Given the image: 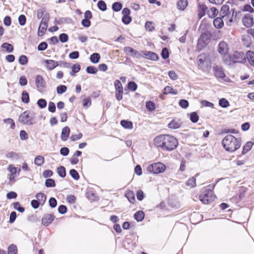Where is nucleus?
Listing matches in <instances>:
<instances>
[{
	"mask_svg": "<svg viewBox=\"0 0 254 254\" xmlns=\"http://www.w3.org/2000/svg\"><path fill=\"white\" fill-rule=\"evenodd\" d=\"M155 145L167 151H171L176 148L178 140L173 136L162 134L156 136L154 139Z\"/></svg>",
	"mask_w": 254,
	"mask_h": 254,
	"instance_id": "nucleus-1",
	"label": "nucleus"
},
{
	"mask_svg": "<svg viewBox=\"0 0 254 254\" xmlns=\"http://www.w3.org/2000/svg\"><path fill=\"white\" fill-rule=\"evenodd\" d=\"M222 144L226 151L233 152L240 148L241 141L232 135H227L223 139Z\"/></svg>",
	"mask_w": 254,
	"mask_h": 254,
	"instance_id": "nucleus-2",
	"label": "nucleus"
},
{
	"mask_svg": "<svg viewBox=\"0 0 254 254\" xmlns=\"http://www.w3.org/2000/svg\"><path fill=\"white\" fill-rule=\"evenodd\" d=\"M209 188L202 191L199 195V200L204 204H208L213 201L215 198V196L213 193L212 190L215 186L212 185L208 186Z\"/></svg>",
	"mask_w": 254,
	"mask_h": 254,
	"instance_id": "nucleus-3",
	"label": "nucleus"
},
{
	"mask_svg": "<svg viewBox=\"0 0 254 254\" xmlns=\"http://www.w3.org/2000/svg\"><path fill=\"white\" fill-rule=\"evenodd\" d=\"M35 116L36 113L34 112L27 110L20 115L18 121L23 125H33L35 123Z\"/></svg>",
	"mask_w": 254,
	"mask_h": 254,
	"instance_id": "nucleus-4",
	"label": "nucleus"
},
{
	"mask_svg": "<svg viewBox=\"0 0 254 254\" xmlns=\"http://www.w3.org/2000/svg\"><path fill=\"white\" fill-rule=\"evenodd\" d=\"M166 166L162 163L158 162L153 163L147 168V171L150 173L158 174L164 172L165 170Z\"/></svg>",
	"mask_w": 254,
	"mask_h": 254,
	"instance_id": "nucleus-5",
	"label": "nucleus"
},
{
	"mask_svg": "<svg viewBox=\"0 0 254 254\" xmlns=\"http://www.w3.org/2000/svg\"><path fill=\"white\" fill-rule=\"evenodd\" d=\"M211 34L208 31L202 33L198 40V45L201 47L204 46L207 44L211 39Z\"/></svg>",
	"mask_w": 254,
	"mask_h": 254,
	"instance_id": "nucleus-6",
	"label": "nucleus"
},
{
	"mask_svg": "<svg viewBox=\"0 0 254 254\" xmlns=\"http://www.w3.org/2000/svg\"><path fill=\"white\" fill-rule=\"evenodd\" d=\"M229 6L225 4L223 5L220 10V17L224 18L225 20H228L230 17L231 12L230 11Z\"/></svg>",
	"mask_w": 254,
	"mask_h": 254,
	"instance_id": "nucleus-7",
	"label": "nucleus"
},
{
	"mask_svg": "<svg viewBox=\"0 0 254 254\" xmlns=\"http://www.w3.org/2000/svg\"><path fill=\"white\" fill-rule=\"evenodd\" d=\"M232 56L233 63H242L246 59V56L243 52H235Z\"/></svg>",
	"mask_w": 254,
	"mask_h": 254,
	"instance_id": "nucleus-8",
	"label": "nucleus"
},
{
	"mask_svg": "<svg viewBox=\"0 0 254 254\" xmlns=\"http://www.w3.org/2000/svg\"><path fill=\"white\" fill-rule=\"evenodd\" d=\"M35 84L39 91L43 90L46 87V83L44 78L40 75H37L35 79Z\"/></svg>",
	"mask_w": 254,
	"mask_h": 254,
	"instance_id": "nucleus-9",
	"label": "nucleus"
},
{
	"mask_svg": "<svg viewBox=\"0 0 254 254\" xmlns=\"http://www.w3.org/2000/svg\"><path fill=\"white\" fill-rule=\"evenodd\" d=\"M124 51L126 54L134 58H139L141 56L140 54L138 51L134 50L133 48L130 47H124Z\"/></svg>",
	"mask_w": 254,
	"mask_h": 254,
	"instance_id": "nucleus-10",
	"label": "nucleus"
},
{
	"mask_svg": "<svg viewBox=\"0 0 254 254\" xmlns=\"http://www.w3.org/2000/svg\"><path fill=\"white\" fill-rule=\"evenodd\" d=\"M197 7V15L199 19H200L205 15L207 7L205 4L200 2L198 3Z\"/></svg>",
	"mask_w": 254,
	"mask_h": 254,
	"instance_id": "nucleus-11",
	"label": "nucleus"
},
{
	"mask_svg": "<svg viewBox=\"0 0 254 254\" xmlns=\"http://www.w3.org/2000/svg\"><path fill=\"white\" fill-rule=\"evenodd\" d=\"M55 217L51 214H46L44 215L42 219V223L45 226H48L54 220Z\"/></svg>",
	"mask_w": 254,
	"mask_h": 254,
	"instance_id": "nucleus-12",
	"label": "nucleus"
},
{
	"mask_svg": "<svg viewBox=\"0 0 254 254\" xmlns=\"http://www.w3.org/2000/svg\"><path fill=\"white\" fill-rule=\"evenodd\" d=\"M228 47L226 43L221 41L219 43L218 46V51L221 55H226L228 53Z\"/></svg>",
	"mask_w": 254,
	"mask_h": 254,
	"instance_id": "nucleus-13",
	"label": "nucleus"
},
{
	"mask_svg": "<svg viewBox=\"0 0 254 254\" xmlns=\"http://www.w3.org/2000/svg\"><path fill=\"white\" fill-rule=\"evenodd\" d=\"M244 25L247 27H251L254 24L253 18L250 14L246 15L242 19Z\"/></svg>",
	"mask_w": 254,
	"mask_h": 254,
	"instance_id": "nucleus-14",
	"label": "nucleus"
},
{
	"mask_svg": "<svg viewBox=\"0 0 254 254\" xmlns=\"http://www.w3.org/2000/svg\"><path fill=\"white\" fill-rule=\"evenodd\" d=\"M143 56L150 60L157 61L159 59V57L155 53L150 51H142Z\"/></svg>",
	"mask_w": 254,
	"mask_h": 254,
	"instance_id": "nucleus-15",
	"label": "nucleus"
},
{
	"mask_svg": "<svg viewBox=\"0 0 254 254\" xmlns=\"http://www.w3.org/2000/svg\"><path fill=\"white\" fill-rule=\"evenodd\" d=\"M44 63L46 64L47 68L49 70H53L59 65V62L51 60H45Z\"/></svg>",
	"mask_w": 254,
	"mask_h": 254,
	"instance_id": "nucleus-16",
	"label": "nucleus"
},
{
	"mask_svg": "<svg viewBox=\"0 0 254 254\" xmlns=\"http://www.w3.org/2000/svg\"><path fill=\"white\" fill-rule=\"evenodd\" d=\"M213 70L215 76L218 78H223L225 77V74L221 67L216 66L213 67Z\"/></svg>",
	"mask_w": 254,
	"mask_h": 254,
	"instance_id": "nucleus-17",
	"label": "nucleus"
},
{
	"mask_svg": "<svg viewBox=\"0 0 254 254\" xmlns=\"http://www.w3.org/2000/svg\"><path fill=\"white\" fill-rule=\"evenodd\" d=\"M70 132V129L68 127H65L62 129L61 138L63 141H66L68 137Z\"/></svg>",
	"mask_w": 254,
	"mask_h": 254,
	"instance_id": "nucleus-18",
	"label": "nucleus"
},
{
	"mask_svg": "<svg viewBox=\"0 0 254 254\" xmlns=\"http://www.w3.org/2000/svg\"><path fill=\"white\" fill-rule=\"evenodd\" d=\"M181 122L180 120L174 119L168 125L169 128L172 129H177L181 126Z\"/></svg>",
	"mask_w": 254,
	"mask_h": 254,
	"instance_id": "nucleus-19",
	"label": "nucleus"
},
{
	"mask_svg": "<svg viewBox=\"0 0 254 254\" xmlns=\"http://www.w3.org/2000/svg\"><path fill=\"white\" fill-rule=\"evenodd\" d=\"M125 196L130 203H133L135 201V195L133 191L130 190L127 191Z\"/></svg>",
	"mask_w": 254,
	"mask_h": 254,
	"instance_id": "nucleus-20",
	"label": "nucleus"
},
{
	"mask_svg": "<svg viewBox=\"0 0 254 254\" xmlns=\"http://www.w3.org/2000/svg\"><path fill=\"white\" fill-rule=\"evenodd\" d=\"M223 18L221 17H218L214 19L213 25L217 28H221L224 26Z\"/></svg>",
	"mask_w": 254,
	"mask_h": 254,
	"instance_id": "nucleus-21",
	"label": "nucleus"
},
{
	"mask_svg": "<svg viewBox=\"0 0 254 254\" xmlns=\"http://www.w3.org/2000/svg\"><path fill=\"white\" fill-rule=\"evenodd\" d=\"M218 12L219 11L218 9L216 8L213 7L210 8L207 11V13L208 17H209L210 18H213L217 15Z\"/></svg>",
	"mask_w": 254,
	"mask_h": 254,
	"instance_id": "nucleus-22",
	"label": "nucleus"
},
{
	"mask_svg": "<svg viewBox=\"0 0 254 254\" xmlns=\"http://www.w3.org/2000/svg\"><path fill=\"white\" fill-rule=\"evenodd\" d=\"M188 5L187 0H179L177 2V7L179 9L183 10Z\"/></svg>",
	"mask_w": 254,
	"mask_h": 254,
	"instance_id": "nucleus-23",
	"label": "nucleus"
},
{
	"mask_svg": "<svg viewBox=\"0 0 254 254\" xmlns=\"http://www.w3.org/2000/svg\"><path fill=\"white\" fill-rule=\"evenodd\" d=\"M100 59V55L99 54L95 53L92 54L90 57V61L94 63L97 64L98 63Z\"/></svg>",
	"mask_w": 254,
	"mask_h": 254,
	"instance_id": "nucleus-24",
	"label": "nucleus"
},
{
	"mask_svg": "<svg viewBox=\"0 0 254 254\" xmlns=\"http://www.w3.org/2000/svg\"><path fill=\"white\" fill-rule=\"evenodd\" d=\"M144 218V213L142 211H138L134 214V218L138 222L141 221Z\"/></svg>",
	"mask_w": 254,
	"mask_h": 254,
	"instance_id": "nucleus-25",
	"label": "nucleus"
},
{
	"mask_svg": "<svg viewBox=\"0 0 254 254\" xmlns=\"http://www.w3.org/2000/svg\"><path fill=\"white\" fill-rule=\"evenodd\" d=\"M36 198L37 199V200L39 201V202L42 204H44L46 200V195L42 192L38 193L36 195Z\"/></svg>",
	"mask_w": 254,
	"mask_h": 254,
	"instance_id": "nucleus-26",
	"label": "nucleus"
},
{
	"mask_svg": "<svg viewBox=\"0 0 254 254\" xmlns=\"http://www.w3.org/2000/svg\"><path fill=\"white\" fill-rule=\"evenodd\" d=\"M163 93L165 94L171 93L173 95H176L178 93V91L172 87L167 86L164 88L163 90Z\"/></svg>",
	"mask_w": 254,
	"mask_h": 254,
	"instance_id": "nucleus-27",
	"label": "nucleus"
},
{
	"mask_svg": "<svg viewBox=\"0 0 254 254\" xmlns=\"http://www.w3.org/2000/svg\"><path fill=\"white\" fill-rule=\"evenodd\" d=\"M71 68V71L69 73L71 76H74V74L79 72L80 70V65L79 64H73L72 66L70 65Z\"/></svg>",
	"mask_w": 254,
	"mask_h": 254,
	"instance_id": "nucleus-28",
	"label": "nucleus"
},
{
	"mask_svg": "<svg viewBox=\"0 0 254 254\" xmlns=\"http://www.w3.org/2000/svg\"><path fill=\"white\" fill-rule=\"evenodd\" d=\"M223 61L224 63L228 65H231L233 64V60H232V56L228 55L227 54L223 55Z\"/></svg>",
	"mask_w": 254,
	"mask_h": 254,
	"instance_id": "nucleus-29",
	"label": "nucleus"
},
{
	"mask_svg": "<svg viewBox=\"0 0 254 254\" xmlns=\"http://www.w3.org/2000/svg\"><path fill=\"white\" fill-rule=\"evenodd\" d=\"M247 58L250 64L254 66V52L249 51L247 53Z\"/></svg>",
	"mask_w": 254,
	"mask_h": 254,
	"instance_id": "nucleus-30",
	"label": "nucleus"
},
{
	"mask_svg": "<svg viewBox=\"0 0 254 254\" xmlns=\"http://www.w3.org/2000/svg\"><path fill=\"white\" fill-rule=\"evenodd\" d=\"M121 125L123 127L127 129H131L133 127L132 122L127 120H122L121 122Z\"/></svg>",
	"mask_w": 254,
	"mask_h": 254,
	"instance_id": "nucleus-31",
	"label": "nucleus"
},
{
	"mask_svg": "<svg viewBox=\"0 0 254 254\" xmlns=\"http://www.w3.org/2000/svg\"><path fill=\"white\" fill-rule=\"evenodd\" d=\"M21 101L24 103L27 104L29 102V95L26 91H23L21 94Z\"/></svg>",
	"mask_w": 254,
	"mask_h": 254,
	"instance_id": "nucleus-32",
	"label": "nucleus"
},
{
	"mask_svg": "<svg viewBox=\"0 0 254 254\" xmlns=\"http://www.w3.org/2000/svg\"><path fill=\"white\" fill-rule=\"evenodd\" d=\"M253 143L251 141L247 142L243 147L242 154H245L247 153L252 147Z\"/></svg>",
	"mask_w": 254,
	"mask_h": 254,
	"instance_id": "nucleus-33",
	"label": "nucleus"
},
{
	"mask_svg": "<svg viewBox=\"0 0 254 254\" xmlns=\"http://www.w3.org/2000/svg\"><path fill=\"white\" fill-rule=\"evenodd\" d=\"M1 47L2 48L5 49L7 52L8 53H11L13 51V46L8 43H3L1 46Z\"/></svg>",
	"mask_w": 254,
	"mask_h": 254,
	"instance_id": "nucleus-34",
	"label": "nucleus"
},
{
	"mask_svg": "<svg viewBox=\"0 0 254 254\" xmlns=\"http://www.w3.org/2000/svg\"><path fill=\"white\" fill-rule=\"evenodd\" d=\"M45 161L44 158L42 156H37L34 160L35 164L38 166H42Z\"/></svg>",
	"mask_w": 254,
	"mask_h": 254,
	"instance_id": "nucleus-35",
	"label": "nucleus"
},
{
	"mask_svg": "<svg viewBox=\"0 0 254 254\" xmlns=\"http://www.w3.org/2000/svg\"><path fill=\"white\" fill-rule=\"evenodd\" d=\"M57 173L62 178H64L66 176L65 168L61 166L57 168Z\"/></svg>",
	"mask_w": 254,
	"mask_h": 254,
	"instance_id": "nucleus-36",
	"label": "nucleus"
},
{
	"mask_svg": "<svg viewBox=\"0 0 254 254\" xmlns=\"http://www.w3.org/2000/svg\"><path fill=\"white\" fill-rule=\"evenodd\" d=\"M186 185L190 188H192L196 186V180L194 177L190 178L186 183Z\"/></svg>",
	"mask_w": 254,
	"mask_h": 254,
	"instance_id": "nucleus-37",
	"label": "nucleus"
},
{
	"mask_svg": "<svg viewBox=\"0 0 254 254\" xmlns=\"http://www.w3.org/2000/svg\"><path fill=\"white\" fill-rule=\"evenodd\" d=\"M97 6L101 11H104L107 10V5L105 2L102 0H100L98 2Z\"/></svg>",
	"mask_w": 254,
	"mask_h": 254,
	"instance_id": "nucleus-38",
	"label": "nucleus"
},
{
	"mask_svg": "<svg viewBox=\"0 0 254 254\" xmlns=\"http://www.w3.org/2000/svg\"><path fill=\"white\" fill-rule=\"evenodd\" d=\"M122 4L119 2H115L112 5V9L114 11L118 12L121 10Z\"/></svg>",
	"mask_w": 254,
	"mask_h": 254,
	"instance_id": "nucleus-39",
	"label": "nucleus"
},
{
	"mask_svg": "<svg viewBox=\"0 0 254 254\" xmlns=\"http://www.w3.org/2000/svg\"><path fill=\"white\" fill-rule=\"evenodd\" d=\"M199 116L196 112H194L190 114V120L193 123H195L198 121Z\"/></svg>",
	"mask_w": 254,
	"mask_h": 254,
	"instance_id": "nucleus-40",
	"label": "nucleus"
},
{
	"mask_svg": "<svg viewBox=\"0 0 254 254\" xmlns=\"http://www.w3.org/2000/svg\"><path fill=\"white\" fill-rule=\"evenodd\" d=\"M3 121L5 124H9L10 125V128L11 129H13L15 128V123L13 119H12L11 118L5 119H4L3 120Z\"/></svg>",
	"mask_w": 254,
	"mask_h": 254,
	"instance_id": "nucleus-41",
	"label": "nucleus"
},
{
	"mask_svg": "<svg viewBox=\"0 0 254 254\" xmlns=\"http://www.w3.org/2000/svg\"><path fill=\"white\" fill-rule=\"evenodd\" d=\"M6 157L8 158H12L15 159H18L19 158V155L16 152L13 151L8 152L6 154Z\"/></svg>",
	"mask_w": 254,
	"mask_h": 254,
	"instance_id": "nucleus-42",
	"label": "nucleus"
},
{
	"mask_svg": "<svg viewBox=\"0 0 254 254\" xmlns=\"http://www.w3.org/2000/svg\"><path fill=\"white\" fill-rule=\"evenodd\" d=\"M45 186L48 188L55 187L56 184L54 180L53 179H47L45 181Z\"/></svg>",
	"mask_w": 254,
	"mask_h": 254,
	"instance_id": "nucleus-43",
	"label": "nucleus"
},
{
	"mask_svg": "<svg viewBox=\"0 0 254 254\" xmlns=\"http://www.w3.org/2000/svg\"><path fill=\"white\" fill-rule=\"evenodd\" d=\"M69 174L71 177L75 180H78L79 179V175L75 169H71L69 171Z\"/></svg>",
	"mask_w": 254,
	"mask_h": 254,
	"instance_id": "nucleus-44",
	"label": "nucleus"
},
{
	"mask_svg": "<svg viewBox=\"0 0 254 254\" xmlns=\"http://www.w3.org/2000/svg\"><path fill=\"white\" fill-rule=\"evenodd\" d=\"M13 207L15 209L17 210L20 212H23L25 209L23 207L21 206L18 202H15L13 203Z\"/></svg>",
	"mask_w": 254,
	"mask_h": 254,
	"instance_id": "nucleus-45",
	"label": "nucleus"
},
{
	"mask_svg": "<svg viewBox=\"0 0 254 254\" xmlns=\"http://www.w3.org/2000/svg\"><path fill=\"white\" fill-rule=\"evenodd\" d=\"M219 105L222 108H226L229 106V103L226 99L222 98L219 101Z\"/></svg>",
	"mask_w": 254,
	"mask_h": 254,
	"instance_id": "nucleus-46",
	"label": "nucleus"
},
{
	"mask_svg": "<svg viewBox=\"0 0 254 254\" xmlns=\"http://www.w3.org/2000/svg\"><path fill=\"white\" fill-rule=\"evenodd\" d=\"M86 71L88 73L96 74L98 71V69L94 66H89L86 67Z\"/></svg>",
	"mask_w": 254,
	"mask_h": 254,
	"instance_id": "nucleus-47",
	"label": "nucleus"
},
{
	"mask_svg": "<svg viewBox=\"0 0 254 254\" xmlns=\"http://www.w3.org/2000/svg\"><path fill=\"white\" fill-rule=\"evenodd\" d=\"M17 252L16 246L11 245L8 248V254H16Z\"/></svg>",
	"mask_w": 254,
	"mask_h": 254,
	"instance_id": "nucleus-48",
	"label": "nucleus"
},
{
	"mask_svg": "<svg viewBox=\"0 0 254 254\" xmlns=\"http://www.w3.org/2000/svg\"><path fill=\"white\" fill-rule=\"evenodd\" d=\"M67 89V87L65 85H60L57 87V91L58 94H62L64 93Z\"/></svg>",
	"mask_w": 254,
	"mask_h": 254,
	"instance_id": "nucleus-49",
	"label": "nucleus"
},
{
	"mask_svg": "<svg viewBox=\"0 0 254 254\" xmlns=\"http://www.w3.org/2000/svg\"><path fill=\"white\" fill-rule=\"evenodd\" d=\"M161 56L163 59H167L169 58V53L167 48H164L161 52Z\"/></svg>",
	"mask_w": 254,
	"mask_h": 254,
	"instance_id": "nucleus-50",
	"label": "nucleus"
},
{
	"mask_svg": "<svg viewBox=\"0 0 254 254\" xmlns=\"http://www.w3.org/2000/svg\"><path fill=\"white\" fill-rule=\"evenodd\" d=\"M48 47V44L45 42H41L39 44L37 47V49L39 51H43L45 50Z\"/></svg>",
	"mask_w": 254,
	"mask_h": 254,
	"instance_id": "nucleus-51",
	"label": "nucleus"
},
{
	"mask_svg": "<svg viewBox=\"0 0 254 254\" xmlns=\"http://www.w3.org/2000/svg\"><path fill=\"white\" fill-rule=\"evenodd\" d=\"M19 63L21 65H25L28 63V58L25 55H21L19 58Z\"/></svg>",
	"mask_w": 254,
	"mask_h": 254,
	"instance_id": "nucleus-52",
	"label": "nucleus"
},
{
	"mask_svg": "<svg viewBox=\"0 0 254 254\" xmlns=\"http://www.w3.org/2000/svg\"><path fill=\"white\" fill-rule=\"evenodd\" d=\"M37 105L40 108H45L47 106V101L44 99H39L37 101Z\"/></svg>",
	"mask_w": 254,
	"mask_h": 254,
	"instance_id": "nucleus-53",
	"label": "nucleus"
},
{
	"mask_svg": "<svg viewBox=\"0 0 254 254\" xmlns=\"http://www.w3.org/2000/svg\"><path fill=\"white\" fill-rule=\"evenodd\" d=\"M68 40V36L66 34L62 33L59 35V40L62 43H65Z\"/></svg>",
	"mask_w": 254,
	"mask_h": 254,
	"instance_id": "nucleus-54",
	"label": "nucleus"
},
{
	"mask_svg": "<svg viewBox=\"0 0 254 254\" xmlns=\"http://www.w3.org/2000/svg\"><path fill=\"white\" fill-rule=\"evenodd\" d=\"M146 107L149 111H152L155 109V105L153 102L149 101L146 103Z\"/></svg>",
	"mask_w": 254,
	"mask_h": 254,
	"instance_id": "nucleus-55",
	"label": "nucleus"
},
{
	"mask_svg": "<svg viewBox=\"0 0 254 254\" xmlns=\"http://www.w3.org/2000/svg\"><path fill=\"white\" fill-rule=\"evenodd\" d=\"M49 19H50V14L48 12L45 13L44 16L43 17V18L41 20V24H48Z\"/></svg>",
	"mask_w": 254,
	"mask_h": 254,
	"instance_id": "nucleus-56",
	"label": "nucleus"
},
{
	"mask_svg": "<svg viewBox=\"0 0 254 254\" xmlns=\"http://www.w3.org/2000/svg\"><path fill=\"white\" fill-rule=\"evenodd\" d=\"M127 85L128 88L132 91H135L137 89V84L133 81H129Z\"/></svg>",
	"mask_w": 254,
	"mask_h": 254,
	"instance_id": "nucleus-57",
	"label": "nucleus"
},
{
	"mask_svg": "<svg viewBox=\"0 0 254 254\" xmlns=\"http://www.w3.org/2000/svg\"><path fill=\"white\" fill-rule=\"evenodd\" d=\"M189 104V102L186 99H181L179 101V105L184 109L187 108Z\"/></svg>",
	"mask_w": 254,
	"mask_h": 254,
	"instance_id": "nucleus-58",
	"label": "nucleus"
},
{
	"mask_svg": "<svg viewBox=\"0 0 254 254\" xmlns=\"http://www.w3.org/2000/svg\"><path fill=\"white\" fill-rule=\"evenodd\" d=\"M116 91L117 90H123L122 84L119 80H116L114 83Z\"/></svg>",
	"mask_w": 254,
	"mask_h": 254,
	"instance_id": "nucleus-59",
	"label": "nucleus"
},
{
	"mask_svg": "<svg viewBox=\"0 0 254 254\" xmlns=\"http://www.w3.org/2000/svg\"><path fill=\"white\" fill-rule=\"evenodd\" d=\"M26 18L24 15H20L18 17V22L20 25L23 26L25 24Z\"/></svg>",
	"mask_w": 254,
	"mask_h": 254,
	"instance_id": "nucleus-60",
	"label": "nucleus"
},
{
	"mask_svg": "<svg viewBox=\"0 0 254 254\" xmlns=\"http://www.w3.org/2000/svg\"><path fill=\"white\" fill-rule=\"evenodd\" d=\"M49 205L52 208H55L57 205V200L54 197H51L49 201Z\"/></svg>",
	"mask_w": 254,
	"mask_h": 254,
	"instance_id": "nucleus-61",
	"label": "nucleus"
},
{
	"mask_svg": "<svg viewBox=\"0 0 254 254\" xmlns=\"http://www.w3.org/2000/svg\"><path fill=\"white\" fill-rule=\"evenodd\" d=\"M131 20V17L129 16H123L122 19V22L125 24H128Z\"/></svg>",
	"mask_w": 254,
	"mask_h": 254,
	"instance_id": "nucleus-62",
	"label": "nucleus"
},
{
	"mask_svg": "<svg viewBox=\"0 0 254 254\" xmlns=\"http://www.w3.org/2000/svg\"><path fill=\"white\" fill-rule=\"evenodd\" d=\"M67 211V207L64 205H61L58 208V212L61 214H65Z\"/></svg>",
	"mask_w": 254,
	"mask_h": 254,
	"instance_id": "nucleus-63",
	"label": "nucleus"
},
{
	"mask_svg": "<svg viewBox=\"0 0 254 254\" xmlns=\"http://www.w3.org/2000/svg\"><path fill=\"white\" fill-rule=\"evenodd\" d=\"M56 105L54 102H50L48 106V110L52 113H54L56 111Z\"/></svg>",
	"mask_w": 254,
	"mask_h": 254,
	"instance_id": "nucleus-64",
	"label": "nucleus"
}]
</instances>
